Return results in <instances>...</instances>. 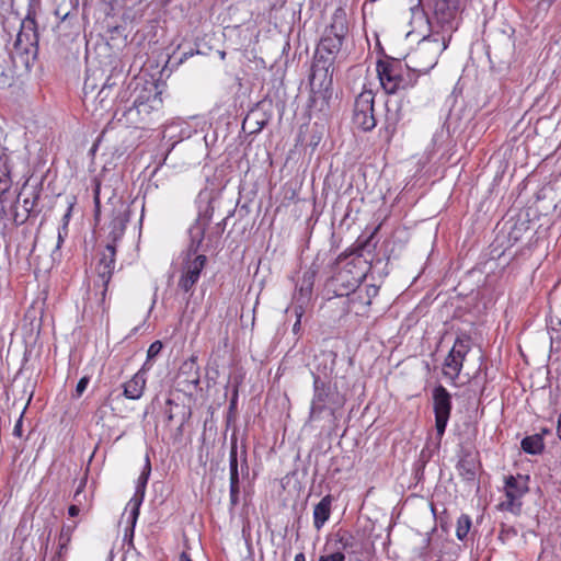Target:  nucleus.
Wrapping results in <instances>:
<instances>
[{
    "instance_id": "41",
    "label": "nucleus",
    "mask_w": 561,
    "mask_h": 561,
    "mask_svg": "<svg viewBox=\"0 0 561 561\" xmlns=\"http://www.w3.org/2000/svg\"><path fill=\"white\" fill-rule=\"evenodd\" d=\"M180 561H192V559L185 552H182L180 556Z\"/></svg>"
},
{
    "instance_id": "45",
    "label": "nucleus",
    "mask_w": 561,
    "mask_h": 561,
    "mask_svg": "<svg viewBox=\"0 0 561 561\" xmlns=\"http://www.w3.org/2000/svg\"><path fill=\"white\" fill-rule=\"evenodd\" d=\"M435 66H436V61H434V62H428V65H426V69H425V70H431V69H433Z\"/></svg>"
},
{
    "instance_id": "1",
    "label": "nucleus",
    "mask_w": 561,
    "mask_h": 561,
    "mask_svg": "<svg viewBox=\"0 0 561 561\" xmlns=\"http://www.w3.org/2000/svg\"><path fill=\"white\" fill-rule=\"evenodd\" d=\"M162 100L154 93L148 96H138L133 105L116 111L114 119L117 124L127 128H149L161 116Z\"/></svg>"
},
{
    "instance_id": "27",
    "label": "nucleus",
    "mask_w": 561,
    "mask_h": 561,
    "mask_svg": "<svg viewBox=\"0 0 561 561\" xmlns=\"http://www.w3.org/2000/svg\"><path fill=\"white\" fill-rule=\"evenodd\" d=\"M447 47L446 41L443 38L442 44H439L438 39L428 41L423 39L422 46L420 47L421 51H433L434 57L436 58L437 53H442Z\"/></svg>"
},
{
    "instance_id": "20",
    "label": "nucleus",
    "mask_w": 561,
    "mask_h": 561,
    "mask_svg": "<svg viewBox=\"0 0 561 561\" xmlns=\"http://www.w3.org/2000/svg\"><path fill=\"white\" fill-rule=\"evenodd\" d=\"M11 186L8 156L0 151V195L9 191Z\"/></svg>"
},
{
    "instance_id": "34",
    "label": "nucleus",
    "mask_w": 561,
    "mask_h": 561,
    "mask_svg": "<svg viewBox=\"0 0 561 561\" xmlns=\"http://www.w3.org/2000/svg\"><path fill=\"white\" fill-rule=\"evenodd\" d=\"M94 204H95V214L98 215L100 211V184H96L94 190Z\"/></svg>"
},
{
    "instance_id": "5",
    "label": "nucleus",
    "mask_w": 561,
    "mask_h": 561,
    "mask_svg": "<svg viewBox=\"0 0 561 561\" xmlns=\"http://www.w3.org/2000/svg\"><path fill=\"white\" fill-rule=\"evenodd\" d=\"M343 41L342 33L325 35L319 43L311 70H329L341 49Z\"/></svg>"
},
{
    "instance_id": "23",
    "label": "nucleus",
    "mask_w": 561,
    "mask_h": 561,
    "mask_svg": "<svg viewBox=\"0 0 561 561\" xmlns=\"http://www.w3.org/2000/svg\"><path fill=\"white\" fill-rule=\"evenodd\" d=\"M230 492L231 497H234L238 492V460L236 447H232L230 453Z\"/></svg>"
},
{
    "instance_id": "36",
    "label": "nucleus",
    "mask_w": 561,
    "mask_h": 561,
    "mask_svg": "<svg viewBox=\"0 0 561 561\" xmlns=\"http://www.w3.org/2000/svg\"><path fill=\"white\" fill-rule=\"evenodd\" d=\"M300 295L308 297L311 294V284H307L305 287L304 285L299 289Z\"/></svg>"
},
{
    "instance_id": "35",
    "label": "nucleus",
    "mask_w": 561,
    "mask_h": 561,
    "mask_svg": "<svg viewBox=\"0 0 561 561\" xmlns=\"http://www.w3.org/2000/svg\"><path fill=\"white\" fill-rule=\"evenodd\" d=\"M79 513H80V508L78 505L72 504L69 506V508H68L69 516L76 517Z\"/></svg>"
},
{
    "instance_id": "24",
    "label": "nucleus",
    "mask_w": 561,
    "mask_h": 561,
    "mask_svg": "<svg viewBox=\"0 0 561 561\" xmlns=\"http://www.w3.org/2000/svg\"><path fill=\"white\" fill-rule=\"evenodd\" d=\"M75 529H76V524L71 525V526L70 525L62 526V528L60 530L59 538H58V547H59L58 553L59 554L67 551Z\"/></svg>"
},
{
    "instance_id": "16",
    "label": "nucleus",
    "mask_w": 561,
    "mask_h": 561,
    "mask_svg": "<svg viewBox=\"0 0 561 561\" xmlns=\"http://www.w3.org/2000/svg\"><path fill=\"white\" fill-rule=\"evenodd\" d=\"M331 513V496H324L313 510V525L319 530L329 519Z\"/></svg>"
},
{
    "instance_id": "12",
    "label": "nucleus",
    "mask_w": 561,
    "mask_h": 561,
    "mask_svg": "<svg viewBox=\"0 0 561 561\" xmlns=\"http://www.w3.org/2000/svg\"><path fill=\"white\" fill-rule=\"evenodd\" d=\"M114 85H116L114 77L112 75L107 76L98 93L90 94L89 103L85 105H91L93 113L107 110L111 104L112 89Z\"/></svg>"
},
{
    "instance_id": "2",
    "label": "nucleus",
    "mask_w": 561,
    "mask_h": 561,
    "mask_svg": "<svg viewBox=\"0 0 561 561\" xmlns=\"http://www.w3.org/2000/svg\"><path fill=\"white\" fill-rule=\"evenodd\" d=\"M33 21L27 24L23 23L14 42L11 53L14 67L30 69L33 67L32 61L35 58L34 45L37 42V35L33 27Z\"/></svg>"
},
{
    "instance_id": "44",
    "label": "nucleus",
    "mask_w": 561,
    "mask_h": 561,
    "mask_svg": "<svg viewBox=\"0 0 561 561\" xmlns=\"http://www.w3.org/2000/svg\"><path fill=\"white\" fill-rule=\"evenodd\" d=\"M558 435L561 439V413H560V417H559V422H558Z\"/></svg>"
},
{
    "instance_id": "31",
    "label": "nucleus",
    "mask_w": 561,
    "mask_h": 561,
    "mask_svg": "<svg viewBox=\"0 0 561 561\" xmlns=\"http://www.w3.org/2000/svg\"><path fill=\"white\" fill-rule=\"evenodd\" d=\"M398 60L396 59H392V58H387V59H378L377 60V68L376 70H382V71H386V70H391V68L394 67V62H397Z\"/></svg>"
},
{
    "instance_id": "11",
    "label": "nucleus",
    "mask_w": 561,
    "mask_h": 561,
    "mask_svg": "<svg viewBox=\"0 0 561 561\" xmlns=\"http://www.w3.org/2000/svg\"><path fill=\"white\" fill-rule=\"evenodd\" d=\"M115 254H116V248L114 244H106V247L100 252V257L96 264V273L99 278L102 280L103 286V293L104 296L108 283L112 278V275L114 273L115 268Z\"/></svg>"
},
{
    "instance_id": "21",
    "label": "nucleus",
    "mask_w": 561,
    "mask_h": 561,
    "mask_svg": "<svg viewBox=\"0 0 561 561\" xmlns=\"http://www.w3.org/2000/svg\"><path fill=\"white\" fill-rule=\"evenodd\" d=\"M206 225L207 224L204 221L196 220V222L190 228L191 250H193L194 253L197 251L204 239Z\"/></svg>"
},
{
    "instance_id": "6",
    "label": "nucleus",
    "mask_w": 561,
    "mask_h": 561,
    "mask_svg": "<svg viewBox=\"0 0 561 561\" xmlns=\"http://www.w3.org/2000/svg\"><path fill=\"white\" fill-rule=\"evenodd\" d=\"M150 472H151V466H150L149 457L147 456L142 472L140 473V476L138 477V480H137L136 492H135L134 496L127 503L125 511L122 515V520H124L126 523V525L131 528V530L134 529L136 522L138 519V516H139V510H140V505L145 497L146 485H147Z\"/></svg>"
},
{
    "instance_id": "39",
    "label": "nucleus",
    "mask_w": 561,
    "mask_h": 561,
    "mask_svg": "<svg viewBox=\"0 0 561 561\" xmlns=\"http://www.w3.org/2000/svg\"><path fill=\"white\" fill-rule=\"evenodd\" d=\"M64 242V234H62V231L59 229L58 230V241H57V245L56 248H60V244Z\"/></svg>"
},
{
    "instance_id": "3",
    "label": "nucleus",
    "mask_w": 561,
    "mask_h": 561,
    "mask_svg": "<svg viewBox=\"0 0 561 561\" xmlns=\"http://www.w3.org/2000/svg\"><path fill=\"white\" fill-rule=\"evenodd\" d=\"M528 476H510L505 479V499L500 502L501 511L518 514L522 508V497L528 492Z\"/></svg>"
},
{
    "instance_id": "26",
    "label": "nucleus",
    "mask_w": 561,
    "mask_h": 561,
    "mask_svg": "<svg viewBox=\"0 0 561 561\" xmlns=\"http://www.w3.org/2000/svg\"><path fill=\"white\" fill-rule=\"evenodd\" d=\"M318 561H345V553L329 547V543L327 542L323 549V554H321L318 559Z\"/></svg>"
},
{
    "instance_id": "49",
    "label": "nucleus",
    "mask_w": 561,
    "mask_h": 561,
    "mask_svg": "<svg viewBox=\"0 0 561 561\" xmlns=\"http://www.w3.org/2000/svg\"><path fill=\"white\" fill-rule=\"evenodd\" d=\"M559 313L561 316V305H560ZM560 323H561V318H560Z\"/></svg>"
},
{
    "instance_id": "17",
    "label": "nucleus",
    "mask_w": 561,
    "mask_h": 561,
    "mask_svg": "<svg viewBox=\"0 0 561 561\" xmlns=\"http://www.w3.org/2000/svg\"><path fill=\"white\" fill-rule=\"evenodd\" d=\"M327 542L329 543V547L335 548L342 552H348L355 546V538L351 533L340 530Z\"/></svg>"
},
{
    "instance_id": "47",
    "label": "nucleus",
    "mask_w": 561,
    "mask_h": 561,
    "mask_svg": "<svg viewBox=\"0 0 561 561\" xmlns=\"http://www.w3.org/2000/svg\"><path fill=\"white\" fill-rule=\"evenodd\" d=\"M262 127H263V125H260V126L257 127V129H255V131L261 130V129H262ZM251 133H254V130H252Z\"/></svg>"
},
{
    "instance_id": "48",
    "label": "nucleus",
    "mask_w": 561,
    "mask_h": 561,
    "mask_svg": "<svg viewBox=\"0 0 561 561\" xmlns=\"http://www.w3.org/2000/svg\"><path fill=\"white\" fill-rule=\"evenodd\" d=\"M250 117L248 116L245 119H244V123H243V126L249 122Z\"/></svg>"
},
{
    "instance_id": "38",
    "label": "nucleus",
    "mask_w": 561,
    "mask_h": 561,
    "mask_svg": "<svg viewBox=\"0 0 561 561\" xmlns=\"http://www.w3.org/2000/svg\"><path fill=\"white\" fill-rule=\"evenodd\" d=\"M21 424H22V416L20 417V420L18 421V423L15 424L14 430H13V433L16 436H21Z\"/></svg>"
},
{
    "instance_id": "22",
    "label": "nucleus",
    "mask_w": 561,
    "mask_h": 561,
    "mask_svg": "<svg viewBox=\"0 0 561 561\" xmlns=\"http://www.w3.org/2000/svg\"><path fill=\"white\" fill-rule=\"evenodd\" d=\"M522 448L525 453L537 455L543 449V443L540 435L527 436L522 440Z\"/></svg>"
},
{
    "instance_id": "9",
    "label": "nucleus",
    "mask_w": 561,
    "mask_h": 561,
    "mask_svg": "<svg viewBox=\"0 0 561 561\" xmlns=\"http://www.w3.org/2000/svg\"><path fill=\"white\" fill-rule=\"evenodd\" d=\"M433 404L435 413V428L437 436L440 439L445 433L451 411V397L443 386L434 388Z\"/></svg>"
},
{
    "instance_id": "32",
    "label": "nucleus",
    "mask_w": 561,
    "mask_h": 561,
    "mask_svg": "<svg viewBox=\"0 0 561 561\" xmlns=\"http://www.w3.org/2000/svg\"><path fill=\"white\" fill-rule=\"evenodd\" d=\"M89 382L90 378L88 376L82 377L77 383L75 397H81L82 393L85 391Z\"/></svg>"
},
{
    "instance_id": "14",
    "label": "nucleus",
    "mask_w": 561,
    "mask_h": 561,
    "mask_svg": "<svg viewBox=\"0 0 561 561\" xmlns=\"http://www.w3.org/2000/svg\"><path fill=\"white\" fill-rule=\"evenodd\" d=\"M146 387L145 369L137 371L130 380L124 383V396L130 400L141 398Z\"/></svg>"
},
{
    "instance_id": "28",
    "label": "nucleus",
    "mask_w": 561,
    "mask_h": 561,
    "mask_svg": "<svg viewBox=\"0 0 561 561\" xmlns=\"http://www.w3.org/2000/svg\"><path fill=\"white\" fill-rule=\"evenodd\" d=\"M471 527V519L468 515H461L457 520L456 536L459 540H463Z\"/></svg>"
},
{
    "instance_id": "15",
    "label": "nucleus",
    "mask_w": 561,
    "mask_h": 561,
    "mask_svg": "<svg viewBox=\"0 0 561 561\" xmlns=\"http://www.w3.org/2000/svg\"><path fill=\"white\" fill-rule=\"evenodd\" d=\"M328 391L324 383L317 377L314 378V396L311 402L310 414L311 416L319 415L325 408Z\"/></svg>"
},
{
    "instance_id": "40",
    "label": "nucleus",
    "mask_w": 561,
    "mask_h": 561,
    "mask_svg": "<svg viewBox=\"0 0 561 561\" xmlns=\"http://www.w3.org/2000/svg\"><path fill=\"white\" fill-rule=\"evenodd\" d=\"M294 561H306V557L302 552H299L295 556V560Z\"/></svg>"
},
{
    "instance_id": "30",
    "label": "nucleus",
    "mask_w": 561,
    "mask_h": 561,
    "mask_svg": "<svg viewBox=\"0 0 561 561\" xmlns=\"http://www.w3.org/2000/svg\"><path fill=\"white\" fill-rule=\"evenodd\" d=\"M37 199L38 196L35 193H33L31 197L23 198L22 206L25 211V217H27L34 210L37 205Z\"/></svg>"
},
{
    "instance_id": "43",
    "label": "nucleus",
    "mask_w": 561,
    "mask_h": 561,
    "mask_svg": "<svg viewBox=\"0 0 561 561\" xmlns=\"http://www.w3.org/2000/svg\"><path fill=\"white\" fill-rule=\"evenodd\" d=\"M69 217V213L64 216L65 220H67ZM62 230L65 231V234L67 233V221H65Z\"/></svg>"
},
{
    "instance_id": "42",
    "label": "nucleus",
    "mask_w": 561,
    "mask_h": 561,
    "mask_svg": "<svg viewBox=\"0 0 561 561\" xmlns=\"http://www.w3.org/2000/svg\"><path fill=\"white\" fill-rule=\"evenodd\" d=\"M81 488H82V485H80V486L78 488V490L76 491L75 496H73V499H75L77 502H79V499H78V497H79V495H80Z\"/></svg>"
},
{
    "instance_id": "33",
    "label": "nucleus",
    "mask_w": 561,
    "mask_h": 561,
    "mask_svg": "<svg viewBox=\"0 0 561 561\" xmlns=\"http://www.w3.org/2000/svg\"><path fill=\"white\" fill-rule=\"evenodd\" d=\"M12 84V79L8 76L7 72H0V88L10 87Z\"/></svg>"
},
{
    "instance_id": "18",
    "label": "nucleus",
    "mask_w": 561,
    "mask_h": 561,
    "mask_svg": "<svg viewBox=\"0 0 561 561\" xmlns=\"http://www.w3.org/2000/svg\"><path fill=\"white\" fill-rule=\"evenodd\" d=\"M104 72H88L84 83H83V102L84 104L89 103L90 94H94L95 90L99 88L100 82H104L103 79Z\"/></svg>"
},
{
    "instance_id": "13",
    "label": "nucleus",
    "mask_w": 561,
    "mask_h": 561,
    "mask_svg": "<svg viewBox=\"0 0 561 561\" xmlns=\"http://www.w3.org/2000/svg\"><path fill=\"white\" fill-rule=\"evenodd\" d=\"M380 85L388 94H393L400 89L412 84V79H405L401 72H375Z\"/></svg>"
},
{
    "instance_id": "10",
    "label": "nucleus",
    "mask_w": 561,
    "mask_h": 561,
    "mask_svg": "<svg viewBox=\"0 0 561 561\" xmlns=\"http://www.w3.org/2000/svg\"><path fill=\"white\" fill-rule=\"evenodd\" d=\"M311 102L327 104L333 93V78L330 72H311L309 78Z\"/></svg>"
},
{
    "instance_id": "4",
    "label": "nucleus",
    "mask_w": 561,
    "mask_h": 561,
    "mask_svg": "<svg viewBox=\"0 0 561 561\" xmlns=\"http://www.w3.org/2000/svg\"><path fill=\"white\" fill-rule=\"evenodd\" d=\"M471 350V337L467 334L458 335L451 350L445 358L443 373L445 377L455 381L463 366V360Z\"/></svg>"
},
{
    "instance_id": "46",
    "label": "nucleus",
    "mask_w": 561,
    "mask_h": 561,
    "mask_svg": "<svg viewBox=\"0 0 561 561\" xmlns=\"http://www.w3.org/2000/svg\"><path fill=\"white\" fill-rule=\"evenodd\" d=\"M173 419V415L171 412L168 413V420L171 421Z\"/></svg>"
},
{
    "instance_id": "19",
    "label": "nucleus",
    "mask_w": 561,
    "mask_h": 561,
    "mask_svg": "<svg viewBox=\"0 0 561 561\" xmlns=\"http://www.w3.org/2000/svg\"><path fill=\"white\" fill-rule=\"evenodd\" d=\"M127 218L125 216L118 215L115 218L112 219L110 224V232L108 238L111 239V242L107 244H114L116 247V242L121 240L125 232Z\"/></svg>"
},
{
    "instance_id": "29",
    "label": "nucleus",
    "mask_w": 561,
    "mask_h": 561,
    "mask_svg": "<svg viewBox=\"0 0 561 561\" xmlns=\"http://www.w3.org/2000/svg\"><path fill=\"white\" fill-rule=\"evenodd\" d=\"M162 350V343L160 341H154L150 344L148 351H147V360L144 365V369L148 365V363L153 359Z\"/></svg>"
},
{
    "instance_id": "25",
    "label": "nucleus",
    "mask_w": 561,
    "mask_h": 561,
    "mask_svg": "<svg viewBox=\"0 0 561 561\" xmlns=\"http://www.w3.org/2000/svg\"><path fill=\"white\" fill-rule=\"evenodd\" d=\"M459 0H440L435 5V12L442 13L447 18H451L454 12L457 10Z\"/></svg>"
},
{
    "instance_id": "8",
    "label": "nucleus",
    "mask_w": 561,
    "mask_h": 561,
    "mask_svg": "<svg viewBox=\"0 0 561 561\" xmlns=\"http://www.w3.org/2000/svg\"><path fill=\"white\" fill-rule=\"evenodd\" d=\"M206 262L207 257L204 254L192 256L188 253L182 264L181 275L178 280L179 289L190 293L198 282Z\"/></svg>"
},
{
    "instance_id": "37",
    "label": "nucleus",
    "mask_w": 561,
    "mask_h": 561,
    "mask_svg": "<svg viewBox=\"0 0 561 561\" xmlns=\"http://www.w3.org/2000/svg\"><path fill=\"white\" fill-rule=\"evenodd\" d=\"M296 314H297V321L295 322V324L293 327L294 332H297L300 329V318H301L302 311L296 310Z\"/></svg>"
},
{
    "instance_id": "7",
    "label": "nucleus",
    "mask_w": 561,
    "mask_h": 561,
    "mask_svg": "<svg viewBox=\"0 0 561 561\" xmlns=\"http://www.w3.org/2000/svg\"><path fill=\"white\" fill-rule=\"evenodd\" d=\"M353 124L363 131H370L376 127L374 115V94L371 91L362 92L355 100Z\"/></svg>"
}]
</instances>
